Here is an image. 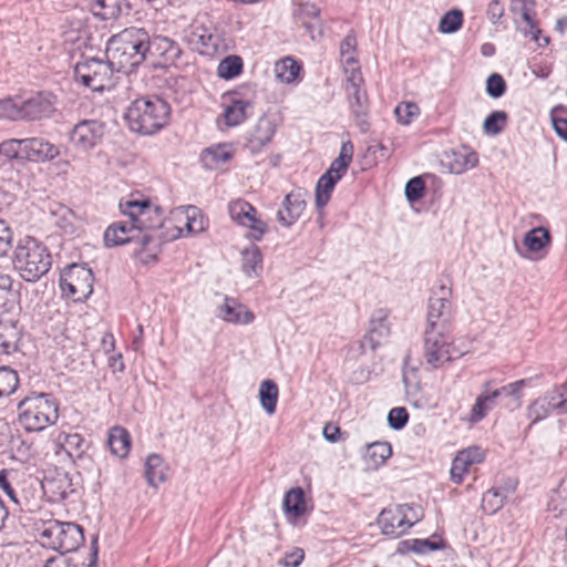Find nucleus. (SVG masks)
<instances>
[{"label": "nucleus", "instance_id": "f257e3e1", "mask_svg": "<svg viewBox=\"0 0 567 567\" xmlns=\"http://www.w3.org/2000/svg\"><path fill=\"white\" fill-rule=\"evenodd\" d=\"M171 107L158 96L136 99L125 113L131 131L151 135L162 130L169 120Z\"/></svg>", "mask_w": 567, "mask_h": 567}, {"label": "nucleus", "instance_id": "f03ea898", "mask_svg": "<svg viewBox=\"0 0 567 567\" xmlns=\"http://www.w3.org/2000/svg\"><path fill=\"white\" fill-rule=\"evenodd\" d=\"M12 264L23 280L34 282L50 270L52 258L42 243L27 236L18 241L13 250Z\"/></svg>", "mask_w": 567, "mask_h": 567}, {"label": "nucleus", "instance_id": "7ed1b4c3", "mask_svg": "<svg viewBox=\"0 0 567 567\" xmlns=\"http://www.w3.org/2000/svg\"><path fill=\"white\" fill-rule=\"evenodd\" d=\"M19 422L28 432H39L54 424L59 417L56 401L48 393L24 398L18 404Z\"/></svg>", "mask_w": 567, "mask_h": 567}, {"label": "nucleus", "instance_id": "20e7f679", "mask_svg": "<svg viewBox=\"0 0 567 567\" xmlns=\"http://www.w3.org/2000/svg\"><path fill=\"white\" fill-rule=\"evenodd\" d=\"M143 35L137 28L124 29L117 34L112 35L106 45V56L116 68V71L128 72L143 63V55L138 50L133 51V47L141 43L138 37Z\"/></svg>", "mask_w": 567, "mask_h": 567}, {"label": "nucleus", "instance_id": "39448f33", "mask_svg": "<svg viewBox=\"0 0 567 567\" xmlns=\"http://www.w3.org/2000/svg\"><path fill=\"white\" fill-rule=\"evenodd\" d=\"M39 537L43 546L60 551H74L84 543L83 529L72 522L50 519L39 528Z\"/></svg>", "mask_w": 567, "mask_h": 567}, {"label": "nucleus", "instance_id": "423d86ee", "mask_svg": "<svg viewBox=\"0 0 567 567\" xmlns=\"http://www.w3.org/2000/svg\"><path fill=\"white\" fill-rule=\"evenodd\" d=\"M354 147L350 141L343 142L339 156L331 163L329 169L318 179L316 185V206L323 208L331 196L338 181L347 173L352 162Z\"/></svg>", "mask_w": 567, "mask_h": 567}, {"label": "nucleus", "instance_id": "0eeeda50", "mask_svg": "<svg viewBox=\"0 0 567 567\" xmlns=\"http://www.w3.org/2000/svg\"><path fill=\"white\" fill-rule=\"evenodd\" d=\"M120 208L134 223L141 236L144 235L143 230H156L163 226V209L147 198L121 200Z\"/></svg>", "mask_w": 567, "mask_h": 567}, {"label": "nucleus", "instance_id": "6e6552de", "mask_svg": "<svg viewBox=\"0 0 567 567\" xmlns=\"http://www.w3.org/2000/svg\"><path fill=\"white\" fill-rule=\"evenodd\" d=\"M116 68L110 63V60L89 59L76 63L74 68V78L78 82L94 92H101L112 85L113 73Z\"/></svg>", "mask_w": 567, "mask_h": 567}, {"label": "nucleus", "instance_id": "1a4fd4ad", "mask_svg": "<svg viewBox=\"0 0 567 567\" xmlns=\"http://www.w3.org/2000/svg\"><path fill=\"white\" fill-rule=\"evenodd\" d=\"M451 330L425 329L423 358L431 368L439 369L455 355L450 336Z\"/></svg>", "mask_w": 567, "mask_h": 567}, {"label": "nucleus", "instance_id": "9d476101", "mask_svg": "<svg viewBox=\"0 0 567 567\" xmlns=\"http://www.w3.org/2000/svg\"><path fill=\"white\" fill-rule=\"evenodd\" d=\"M93 272L82 265H72L61 274L60 287L64 296L82 301L93 292Z\"/></svg>", "mask_w": 567, "mask_h": 567}, {"label": "nucleus", "instance_id": "9b49d317", "mask_svg": "<svg viewBox=\"0 0 567 567\" xmlns=\"http://www.w3.org/2000/svg\"><path fill=\"white\" fill-rule=\"evenodd\" d=\"M362 85L363 78L360 70H354L347 76L346 92L350 110L360 131L367 132L369 127V103L367 92L362 90Z\"/></svg>", "mask_w": 567, "mask_h": 567}, {"label": "nucleus", "instance_id": "f8f14e48", "mask_svg": "<svg viewBox=\"0 0 567 567\" xmlns=\"http://www.w3.org/2000/svg\"><path fill=\"white\" fill-rule=\"evenodd\" d=\"M409 512H413V506L408 504L384 508L378 518L382 533L393 538L403 535L419 520L417 515H413V518H410Z\"/></svg>", "mask_w": 567, "mask_h": 567}, {"label": "nucleus", "instance_id": "ddd939ff", "mask_svg": "<svg viewBox=\"0 0 567 567\" xmlns=\"http://www.w3.org/2000/svg\"><path fill=\"white\" fill-rule=\"evenodd\" d=\"M230 218L238 225L250 229L255 240H261L267 231V224L257 217L256 208L244 199H235L228 204Z\"/></svg>", "mask_w": 567, "mask_h": 567}, {"label": "nucleus", "instance_id": "4468645a", "mask_svg": "<svg viewBox=\"0 0 567 567\" xmlns=\"http://www.w3.org/2000/svg\"><path fill=\"white\" fill-rule=\"evenodd\" d=\"M105 134L104 123L97 120H83L74 125L70 134L72 145L82 152L96 147Z\"/></svg>", "mask_w": 567, "mask_h": 567}, {"label": "nucleus", "instance_id": "2eb2a0df", "mask_svg": "<svg viewBox=\"0 0 567 567\" xmlns=\"http://www.w3.org/2000/svg\"><path fill=\"white\" fill-rule=\"evenodd\" d=\"M56 96L48 91L38 92L21 101L23 120L37 121L50 117L56 111Z\"/></svg>", "mask_w": 567, "mask_h": 567}, {"label": "nucleus", "instance_id": "dca6fc26", "mask_svg": "<svg viewBox=\"0 0 567 567\" xmlns=\"http://www.w3.org/2000/svg\"><path fill=\"white\" fill-rule=\"evenodd\" d=\"M389 311L386 309H377L370 318V328L361 340V348L374 351L390 336L391 327L389 322Z\"/></svg>", "mask_w": 567, "mask_h": 567}, {"label": "nucleus", "instance_id": "f3484780", "mask_svg": "<svg viewBox=\"0 0 567 567\" xmlns=\"http://www.w3.org/2000/svg\"><path fill=\"white\" fill-rule=\"evenodd\" d=\"M152 235H138L134 223L117 221L110 225L104 233V243L106 247L124 245L126 243L138 240L143 248H146L152 240Z\"/></svg>", "mask_w": 567, "mask_h": 567}, {"label": "nucleus", "instance_id": "a211bd4d", "mask_svg": "<svg viewBox=\"0 0 567 567\" xmlns=\"http://www.w3.org/2000/svg\"><path fill=\"white\" fill-rule=\"evenodd\" d=\"M442 296L432 297L429 301L426 329L451 330L452 310L451 301L444 287H441Z\"/></svg>", "mask_w": 567, "mask_h": 567}, {"label": "nucleus", "instance_id": "6ab92c4d", "mask_svg": "<svg viewBox=\"0 0 567 567\" xmlns=\"http://www.w3.org/2000/svg\"><path fill=\"white\" fill-rule=\"evenodd\" d=\"M307 192L302 188L295 189L286 195L282 208L277 212V220L284 227L292 226L306 209Z\"/></svg>", "mask_w": 567, "mask_h": 567}, {"label": "nucleus", "instance_id": "aec40b11", "mask_svg": "<svg viewBox=\"0 0 567 567\" xmlns=\"http://www.w3.org/2000/svg\"><path fill=\"white\" fill-rule=\"evenodd\" d=\"M21 146L22 158L32 162L51 161L60 154L58 146L41 137L23 138Z\"/></svg>", "mask_w": 567, "mask_h": 567}, {"label": "nucleus", "instance_id": "412c9836", "mask_svg": "<svg viewBox=\"0 0 567 567\" xmlns=\"http://www.w3.org/2000/svg\"><path fill=\"white\" fill-rule=\"evenodd\" d=\"M185 40L192 50L200 54H210L217 49V38L203 24H192L186 32Z\"/></svg>", "mask_w": 567, "mask_h": 567}, {"label": "nucleus", "instance_id": "4be33fe9", "mask_svg": "<svg viewBox=\"0 0 567 567\" xmlns=\"http://www.w3.org/2000/svg\"><path fill=\"white\" fill-rule=\"evenodd\" d=\"M534 7L533 0H512L511 3V10L516 16V20L522 19L528 27V30L524 29L525 34H530L540 47L547 45L549 42L547 37L543 38V43L539 42L540 30L536 27Z\"/></svg>", "mask_w": 567, "mask_h": 567}, {"label": "nucleus", "instance_id": "5701e85b", "mask_svg": "<svg viewBox=\"0 0 567 567\" xmlns=\"http://www.w3.org/2000/svg\"><path fill=\"white\" fill-rule=\"evenodd\" d=\"M148 54L147 56L161 59L158 63H173L181 56L182 50L179 45L172 39L163 35H148Z\"/></svg>", "mask_w": 567, "mask_h": 567}, {"label": "nucleus", "instance_id": "b1692460", "mask_svg": "<svg viewBox=\"0 0 567 567\" xmlns=\"http://www.w3.org/2000/svg\"><path fill=\"white\" fill-rule=\"evenodd\" d=\"M42 488L50 501L54 503L62 502L74 493L72 481L66 473H56L52 477H45Z\"/></svg>", "mask_w": 567, "mask_h": 567}, {"label": "nucleus", "instance_id": "393cba45", "mask_svg": "<svg viewBox=\"0 0 567 567\" xmlns=\"http://www.w3.org/2000/svg\"><path fill=\"white\" fill-rule=\"evenodd\" d=\"M218 317L234 324H248L255 319V315L246 306L233 298H225L219 307Z\"/></svg>", "mask_w": 567, "mask_h": 567}, {"label": "nucleus", "instance_id": "a878e982", "mask_svg": "<svg viewBox=\"0 0 567 567\" xmlns=\"http://www.w3.org/2000/svg\"><path fill=\"white\" fill-rule=\"evenodd\" d=\"M252 109V103L248 100L237 97L236 94L226 97L224 118L227 126H237L243 123L248 112Z\"/></svg>", "mask_w": 567, "mask_h": 567}, {"label": "nucleus", "instance_id": "bb28decb", "mask_svg": "<svg viewBox=\"0 0 567 567\" xmlns=\"http://www.w3.org/2000/svg\"><path fill=\"white\" fill-rule=\"evenodd\" d=\"M276 132L275 123L268 117H260L250 134L248 147L251 153H258L266 146L274 137Z\"/></svg>", "mask_w": 567, "mask_h": 567}, {"label": "nucleus", "instance_id": "cd10ccee", "mask_svg": "<svg viewBox=\"0 0 567 567\" xmlns=\"http://www.w3.org/2000/svg\"><path fill=\"white\" fill-rule=\"evenodd\" d=\"M449 167L454 174H462L478 164V155L467 146L453 150L449 155Z\"/></svg>", "mask_w": 567, "mask_h": 567}, {"label": "nucleus", "instance_id": "c85d7f7f", "mask_svg": "<svg viewBox=\"0 0 567 567\" xmlns=\"http://www.w3.org/2000/svg\"><path fill=\"white\" fill-rule=\"evenodd\" d=\"M492 381H486L483 384V391L476 398L474 405L472 406L468 421L471 423H477L483 420L487 412L491 411L497 403L496 394L491 390Z\"/></svg>", "mask_w": 567, "mask_h": 567}, {"label": "nucleus", "instance_id": "c756f323", "mask_svg": "<svg viewBox=\"0 0 567 567\" xmlns=\"http://www.w3.org/2000/svg\"><path fill=\"white\" fill-rule=\"evenodd\" d=\"M56 445L74 463L84 454V439L79 433H60L55 440Z\"/></svg>", "mask_w": 567, "mask_h": 567}, {"label": "nucleus", "instance_id": "7c9ffc66", "mask_svg": "<svg viewBox=\"0 0 567 567\" xmlns=\"http://www.w3.org/2000/svg\"><path fill=\"white\" fill-rule=\"evenodd\" d=\"M107 444L113 455L124 458L131 450V435L122 426H113L109 431Z\"/></svg>", "mask_w": 567, "mask_h": 567}, {"label": "nucleus", "instance_id": "2f4dec72", "mask_svg": "<svg viewBox=\"0 0 567 567\" xmlns=\"http://www.w3.org/2000/svg\"><path fill=\"white\" fill-rule=\"evenodd\" d=\"M145 476L148 485L157 487L166 481L167 466L163 457L158 454H151L145 463Z\"/></svg>", "mask_w": 567, "mask_h": 567}, {"label": "nucleus", "instance_id": "473e14b6", "mask_svg": "<svg viewBox=\"0 0 567 567\" xmlns=\"http://www.w3.org/2000/svg\"><path fill=\"white\" fill-rule=\"evenodd\" d=\"M20 332L12 321H0V355L10 354L18 349Z\"/></svg>", "mask_w": 567, "mask_h": 567}, {"label": "nucleus", "instance_id": "72a5a7b5", "mask_svg": "<svg viewBox=\"0 0 567 567\" xmlns=\"http://www.w3.org/2000/svg\"><path fill=\"white\" fill-rule=\"evenodd\" d=\"M123 4L126 9H130L125 0H92L91 11L101 20H111L120 16Z\"/></svg>", "mask_w": 567, "mask_h": 567}, {"label": "nucleus", "instance_id": "f704fd0d", "mask_svg": "<svg viewBox=\"0 0 567 567\" xmlns=\"http://www.w3.org/2000/svg\"><path fill=\"white\" fill-rule=\"evenodd\" d=\"M357 38L353 32H350L340 43V55L344 66V73L350 75L354 70H360L358 60L355 58Z\"/></svg>", "mask_w": 567, "mask_h": 567}, {"label": "nucleus", "instance_id": "c9c22d12", "mask_svg": "<svg viewBox=\"0 0 567 567\" xmlns=\"http://www.w3.org/2000/svg\"><path fill=\"white\" fill-rule=\"evenodd\" d=\"M444 547V542L442 539H406L399 544L398 551H413L416 554H426L431 551H435L442 549Z\"/></svg>", "mask_w": 567, "mask_h": 567}, {"label": "nucleus", "instance_id": "e433bc0d", "mask_svg": "<svg viewBox=\"0 0 567 567\" xmlns=\"http://www.w3.org/2000/svg\"><path fill=\"white\" fill-rule=\"evenodd\" d=\"M550 233L545 227H535L524 236L523 244L530 252H539L550 245Z\"/></svg>", "mask_w": 567, "mask_h": 567}, {"label": "nucleus", "instance_id": "4c0bfd02", "mask_svg": "<svg viewBox=\"0 0 567 567\" xmlns=\"http://www.w3.org/2000/svg\"><path fill=\"white\" fill-rule=\"evenodd\" d=\"M319 8L315 3L300 2L293 11L295 18L312 33L319 25Z\"/></svg>", "mask_w": 567, "mask_h": 567}, {"label": "nucleus", "instance_id": "58836bf2", "mask_svg": "<svg viewBox=\"0 0 567 567\" xmlns=\"http://www.w3.org/2000/svg\"><path fill=\"white\" fill-rule=\"evenodd\" d=\"M515 489V484L509 488H492L482 497V508L487 514H494L503 507L505 498Z\"/></svg>", "mask_w": 567, "mask_h": 567}, {"label": "nucleus", "instance_id": "ea45409f", "mask_svg": "<svg viewBox=\"0 0 567 567\" xmlns=\"http://www.w3.org/2000/svg\"><path fill=\"white\" fill-rule=\"evenodd\" d=\"M391 454L392 447L388 442H374L368 445L364 458L369 466L378 468Z\"/></svg>", "mask_w": 567, "mask_h": 567}, {"label": "nucleus", "instance_id": "a19ab883", "mask_svg": "<svg viewBox=\"0 0 567 567\" xmlns=\"http://www.w3.org/2000/svg\"><path fill=\"white\" fill-rule=\"evenodd\" d=\"M279 390L272 380H264L259 388L260 404L268 414H274L277 408Z\"/></svg>", "mask_w": 567, "mask_h": 567}, {"label": "nucleus", "instance_id": "79ce46f5", "mask_svg": "<svg viewBox=\"0 0 567 567\" xmlns=\"http://www.w3.org/2000/svg\"><path fill=\"white\" fill-rule=\"evenodd\" d=\"M284 508L287 514L297 518L306 511L305 494L302 488L296 487L288 491L284 498Z\"/></svg>", "mask_w": 567, "mask_h": 567}, {"label": "nucleus", "instance_id": "37998d69", "mask_svg": "<svg viewBox=\"0 0 567 567\" xmlns=\"http://www.w3.org/2000/svg\"><path fill=\"white\" fill-rule=\"evenodd\" d=\"M243 270L247 276L258 275L262 269V257L256 245L245 248L241 252Z\"/></svg>", "mask_w": 567, "mask_h": 567}, {"label": "nucleus", "instance_id": "c03bdc74", "mask_svg": "<svg viewBox=\"0 0 567 567\" xmlns=\"http://www.w3.org/2000/svg\"><path fill=\"white\" fill-rule=\"evenodd\" d=\"M231 157V152L226 145H216L203 151L200 159L208 168H214L220 163H226Z\"/></svg>", "mask_w": 567, "mask_h": 567}, {"label": "nucleus", "instance_id": "a18cd8bd", "mask_svg": "<svg viewBox=\"0 0 567 567\" xmlns=\"http://www.w3.org/2000/svg\"><path fill=\"white\" fill-rule=\"evenodd\" d=\"M300 72V65L298 62L287 56L285 59H281L279 62L275 65V73L279 81L284 83H291L293 82L298 74Z\"/></svg>", "mask_w": 567, "mask_h": 567}, {"label": "nucleus", "instance_id": "49530a36", "mask_svg": "<svg viewBox=\"0 0 567 567\" xmlns=\"http://www.w3.org/2000/svg\"><path fill=\"white\" fill-rule=\"evenodd\" d=\"M19 384V378L9 367H0V398L12 394Z\"/></svg>", "mask_w": 567, "mask_h": 567}, {"label": "nucleus", "instance_id": "de8ad7c7", "mask_svg": "<svg viewBox=\"0 0 567 567\" xmlns=\"http://www.w3.org/2000/svg\"><path fill=\"white\" fill-rule=\"evenodd\" d=\"M508 115L504 111L492 112L484 121L483 128L487 135H497L506 126Z\"/></svg>", "mask_w": 567, "mask_h": 567}, {"label": "nucleus", "instance_id": "09e8293b", "mask_svg": "<svg viewBox=\"0 0 567 567\" xmlns=\"http://www.w3.org/2000/svg\"><path fill=\"white\" fill-rule=\"evenodd\" d=\"M553 411L554 409L548 404V401L543 395L529 404L527 415L532 420V423H537L546 419Z\"/></svg>", "mask_w": 567, "mask_h": 567}, {"label": "nucleus", "instance_id": "8fccbe9b", "mask_svg": "<svg viewBox=\"0 0 567 567\" xmlns=\"http://www.w3.org/2000/svg\"><path fill=\"white\" fill-rule=\"evenodd\" d=\"M243 70V61L237 55L225 58L218 65V75L223 79H233Z\"/></svg>", "mask_w": 567, "mask_h": 567}, {"label": "nucleus", "instance_id": "3c124183", "mask_svg": "<svg viewBox=\"0 0 567 567\" xmlns=\"http://www.w3.org/2000/svg\"><path fill=\"white\" fill-rule=\"evenodd\" d=\"M0 118L11 121L23 120L21 102L11 97L0 100Z\"/></svg>", "mask_w": 567, "mask_h": 567}, {"label": "nucleus", "instance_id": "603ef678", "mask_svg": "<svg viewBox=\"0 0 567 567\" xmlns=\"http://www.w3.org/2000/svg\"><path fill=\"white\" fill-rule=\"evenodd\" d=\"M463 22V13L461 10L453 9L449 12H446L441 21L439 30L442 33H453L456 32L461 27Z\"/></svg>", "mask_w": 567, "mask_h": 567}, {"label": "nucleus", "instance_id": "864d4df0", "mask_svg": "<svg viewBox=\"0 0 567 567\" xmlns=\"http://www.w3.org/2000/svg\"><path fill=\"white\" fill-rule=\"evenodd\" d=\"M567 109L563 105L554 107L550 112L553 127L556 134L567 141Z\"/></svg>", "mask_w": 567, "mask_h": 567}, {"label": "nucleus", "instance_id": "5fc2aeb1", "mask_svg": "<svg viewBox=\"0 0 567 567\" xmlns=\"http://www.w3.org/2000/svg\"><path fill=\"white\" fill-rule=\"evenodd\" d=\"M544 396L554 410L564 409L567 403V381L548 390Z\"/></svg>", "mask_w": 567, "mask_h": 567}, {"label": "nucleus", "instance_id": "6e6d98bb", "mask_svg": "<svg viewBox=\"0 0 567 567\" xmlns=\"http://www.w3.org/2000/svg\"><path fill=\"white\" fill-rule=\"evenodd\" d=\"M186 227L189 233H202L207 226V220L204 218L202 212L195 206L186 208Z\"/></svg>", "mask_w": 567, "mask_h": 567}, {"label": "nucleus", "instance_id": "4d7b16f0", "mask_svg": "<svg viewBox=\"0 0 567 567\" xmlns=\"http://www.w3.org/2000/svg\"><path fill=\"white\" fill-rule=\"evenodd\" d=\"M460 464H464L470 470L473 464H478L484 461L485 453L478 446H471L457 453L455 456Z\"/></svg>", "mask_w": 567, "mask_h": 567}, {"label": "nucleus", "instance_id": "13d9d810", "mask_svg": "<svg viewBox=\"0 0 567 567\" xmlns=\"http://www.w3.org/2000/svg\"><path fill=\"white\" fill-rule=\"evenodd\" d=\"M395 114L400 123L408 125L420 114V109L413 102H404L395 107Z\"/></svg>", "mask_w": 567, "mask_h": 567}, {"label": "nucleus", "instance_id": "bf43d9fd", "mask_svg": "<svg viewBox=\"0 0 567 567\" xmlns=\"http://www.w3.org/2000/svg\"><path fill=\"white\" fill-rule=\"evenodd\" d=\"M23 138H10L0 143V155H3L9 161L22 158V143Z\"/></svg>", "mask_w": 567, "mask_h": 567}, {"label": "nucleus", "instance_id": "052dcab7", "mask_svg": "<svg viewBox=\"0 0 567 567\" xmlns=\"http://www.w3.org/2000/svg\"><path fill=\"white\" fill-rule=\"evenodd\" d=\"M526 383L527 381L522 379L492 391L496 394V399L501 396H512L515 399L517 405H519L522 398L520 391Z\"/></svg>", "mask_w": 567, "mask_h": 567}, {"label": "nucleus", "instance_id": "680f3d73", "mask_svg": "<svg viewBox=\"0 0 567 567\" xmlns=\"http://www.w3.org/2000/svg\"><path fill=\"white\" fill-rule=\"evenodd\" d=\"M506 90V83L502 75L493 73L487 78L486 92L491 97H501Z\"/></svg>", "mask_w": 567, "mask_h": 567}, {"label": "nucleus", "instance_id": "e2e57ef3", "mask_svg": "<svg viewBox=\"0 0 567 567\" xmlns=\"http://www.w3.org/2000/svg\"><path fill=\"white\" fill-rule=\"evenodd\" d=\"M424 195V182L422 177L411 178L405 185V196L409 202H417Z\"/></svg>", "mask_w": 567, "mask_h": 567}, {"label": "nucleus", "instance_id": "0e129e2a", "mask_svg": "<svg viewBox=\"0 0 567 567\" xmlns=\"http://www.w3.org/2000/svg\"><path fill=\"white\" fill-rule=\"evenodd\" d=\"M409 420V413L405 408H393L388 414V422L393 430H401Z\"/></svg>", "mask_w": 567, "mask_h": 567}, {"label": "nucleus", "instance_id": "69168bd1", "mask_svg": "<svg viewBox=\"0 0 567 567\" xmlns=\"http://www.w3.org/2000/svg\"><path fill=\"white\" fill-rule=\"evenodd\" d=\"M12 230L7 221L0 219V257L7 255L12 244Z\"/></svg>", "mask_w": 567, "mask_h": 567}, {"label": "nucleus", "instance_id": "338daca9", "mask_svg": "<svg viewBox=\"0 0 567 567\" xmlns=\"http://www.w3.org/2000/svg\"><path fill=\"white\" fill-rule=\"evenodd\" d=\"M468 472V468L464 464H460L455 457L451 467V478L455 484L463 482L464 474Z\"/></svg>", "mask_w": 567, "mask_h": 567}, {"label": "nucleus", "instance_id": "774afa93", "mask_svg": "<svg viewBox=\"0 0 567 567\" xmlns=\"http://www.w3.org/2000/svg\"><path fill=\"white\" fill-rule=\"evenodd\" d=\"M305 558V553L301 548H296L290 554H287L284 564L287 567H298Z\"/></svg>", "mask_w": 567, "mask_h": 567}]
</instances>
